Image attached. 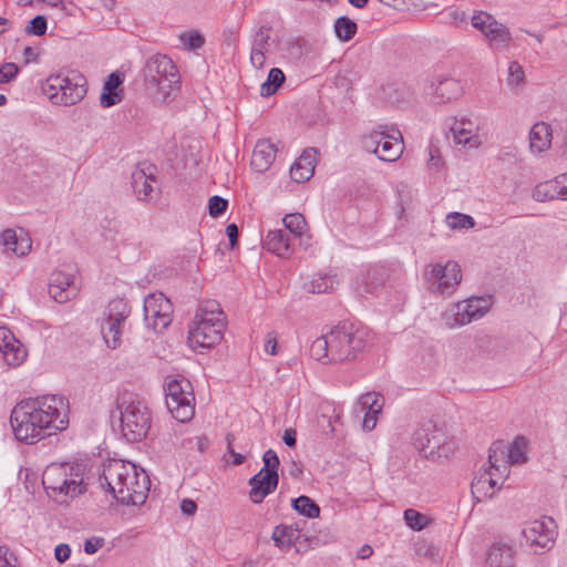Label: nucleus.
<instances>
[{"instance_id":"1","label":"nucleus","mask_w":567,"mask_h":567,"mask_svg":"<svg viewBox=\"0 0 567 567\" xmlns=\"http://www.w3.org/2000/svg\"><path fill=\"white\" fill-rule=\"evenodd\" d=\"M65 402L59 395L22 401L11 411L10 424L18 441L34 443L66 429Z\"/></svg>"},{"instance_id":"2","label":"nucleus","mask_w":567,"mask_h":567,"mask_svg":"<svg viewBox=\"0 0 567 567\" xmlns=\"http://www.w3.org/2000/svg\"><path fill=\"white\" fill-rule=\"evenodd\" d=\"M370 330L350 321H341L310 346V355L323 363L353 361L370 342Z\"/></svg>"},{"instance_id":"3","label":"nucleus","mask_w":567,"mask_h":567,"mask_svg":"<svg viewBox=\"0 0 567 567\" xmlns=\"http://www.w3.org/2000/svg\"><path fill=\"white\" fill-rule=\"evenodd\" d=\"M144 80L147 92L156 103L173 100L182 85L177 66L165 54H155L146 61Z\"/></svg>"},{"instance_id":"4","label":"nucleus","mask_w":567,"mask_h":567,"mask_svg":"<svg viewBox=\"0 0 567 567\" xmlns=\"http://www.w3.org/2000/svg\"><path fill=\"white\" fill-rule=\"evenodd\" d=\"M225 328V316L219 303L207 300L198 307L188 341L194 347L212 348L220 342Z\"/></svg>"},{"instance_id":"5","label":"nucleus","mask_w":567,"mask_h":567,"mask_svg":"<svg viewBox=\"0 0 567 567\" xmlns=\"http://www.w3.org/2000/svg\"><path fill=\"white\" fill-rule=\"evenodd\" d=\"M414 446L425 457L440 460L449 458L454 453L456 444L443 426L429 420L423 422L415 431Z\"/></svg>"},{"instance_id":"6","label":"nucleus","mask_w":567,"mask_h":567,"mask_svg":"<svg viewBox=\"0 0 567 567\" xmlns=\"http://www.w3.org/2000/svg\"><path fill=\"white\" fill-rule=\"evenodd\" d=\"M165 403L178 422H188L195 413V394L188 379L183 375L168 377L164 383Z\"/></svg>"},{"instance_id":"7","label":"nucleus","mask_w":567,"mask_h":567,"mask_svg":"<svg viewBox=\"0 0 567 567\" xmlns=\"http://www.w3.org/2000/svg\"><path fill=\"white\" fill-rule=\"evenodd\" d=\"M42 484L48 493L52 492L71 498L85 491L80 466L51 464L42 474Z\"/></svg>"},{"instance_id":"8","label":"nucleus","mask_w":567,"mask_h":567,"mask_svg":"<svg viewBox=\"0 0 567 567\" xmlns=\"http://www.w3.org/2000/svg\"><path fill=\"white\" fill-rule=\"evenodd\" d=\"M121 431L128 442H140L146 437L151 427V415L147 406L141 401L117 402Z\"/></svg>"},{"instance_id":"9","label":"nucleus","mask_w":567,"mask_h":567,"mask_svg":"<svg viewBox=\"0 0 567 567\" xmlns=\"http://www.w3.org/2000/svg\"><path fill=\"white\" fill-rule=\"evenodd\" d=\"M364 148L372 152L379 159L394 162L403 153V137L400 131L393 126L378 125L363 140Z\"/></svg>"},{"instance_id":"10","label":"nucleus","mask_w":567,"mask_h":567,"mask_svg":"<svg viewBox=\"0 0 567 567\" xmlns=\"http://www.w3.org/2000/svg\"><path fill=\"white\" fill-rule=\"evenodd\" d=\"M423 276L429 290L440 296L454 293L462 280L461 267L453 260L444 265L440 262L427 265Z\"/></svg>"},{"instance_id":"11","label":"nucleus","mask_w":567,"mask_h":567,"mask_svg":"<svg viewBox=\"0 0 567 567\" xmlns=\"http://www.w3.org/2000/svg\"><path fill=\"white\" fill-rule=\"evenodd\" d=\"M520 545L534 554H542L553 547L557 532L551 517L544 516L538 519L525 522L522 527Z\"/></svg>"},{"instance_id":"12","label":"nucleus","mask_w":567,"mask_h":567,"mask_svg":"<svg viewBox=\"0 0 567 567\" xmlns=\"http://www.w3.org/2000/svg\"><path fill=\"white\" fill-rule=\"evenodd\" d=\"M471 23L485 37L491 49L503 51L509 47L512 35L508 28L498 22L492 14L485 11H476L471 18Z\"/></svg>"},{"instance_id":"13","label":"nucleus","mask_w":567,"mask_h":567,"mask_svg":"<svg viewBox=\"0 0 567 567\" xmlns=\"http://www.w3.org/2000/svg\"><path fill=\"white\" fill-rule=\"evenodd\" d=\"M132 463L124 462L122 460H111L103 467V473L100 476V484L102 487H107V491L113 497L121 504H136L135 497H130L124 487L123 483L131 471Z\"/></svg>"},{"instance_id":"14","label":"nucleus","mask_w":567,"mask_h":567,"mask_svg":"<svg viewBox=\"0 0 567 567\" xmlns=\"http://www.w3.org/2000/svg\"><path fill=\"white\" fill-rule=\"evenodd\" d=\"M489 309L485 298H470L451 306L444 313L443 320L449 328H455L482 318Z\"/></svg>"},{"instance_id":"15","label":"nucleus","mask_w":567,"mask_h":567,"mask_svg":"<svg viewBox=\"0 0 567 567\" xmlns=\"http://www.w3.org/2000/svg\"><path fill=\"white\" fill-rule=\"evenodd\" d=\"M173 306L162 292L150 293L144 299V319L154 331H162L172 321Z\"/></svg>"},{"instance_id":"16","label":"nucleus","mask_w":567,"mask_h":567,"mask_svg":"<svg viewBox=\"0 0 567 567\" xmlns=\"http://www.w3.org/2000/svg\"><path fill=\"white\" fill-rule=\"evenodd\" d=\"M49 295L59 303L72 300L78 295L74 276L63 270H55L49 280Z\"/></svg>"},{"instance_id":"17","label":"nucleus","mask_w":567,"mask_h":567,"mask_svg":"<svg viewBox=\"0 0 567 567\" xmlns=\"http://www.w3.org/2000/svg\"><path fill=\"white\" fill-rule=\"evenodd\" d=\"M0 352L10 367H19L27 359L25 347L7 327H0Z\"/></svg>"},{"instance_id":"18","label":"nucleus","mask_w":567,"mask_h":567,"mask_svg":"<svg viewBox=\"0 0 567 567\" xmlns=\"http://www.w3.org/2000/svg\"><path fill=\"white\" fill-rule=\"evenodd\" d=\"M532 197L536 202L567 200V174H560L550 181L537 184Z\"/></svg>"},{"instance_id":"19","label":"nucleus","mask_w":567,"mask_h":567,"mask_svg":"<svg viewBox=\"0 0 567 567\" xmlns=\"http://www.w3.org/2000/svg\"><path fill=\"white\" fill-rule=\"evenodd\" d=\"M66 85H63V92L60 94L59 104L74 105L79 103L86 94V79L78 71H71L65 75Z\"/></svg>"},{"instance_id":"20","label":"nucleus","mask_w":567,"mask_h":567,"mask_svg":"<svg viewBox=\"0 0 567 567\" xmlns=\"http://www.w3.org/2000/svg\"><path fill=\"white\" fill-rule=\"evenodd\" d=\"M477 124L468 118H454L450 126L454 142L458 145L475 147L480 144Z\"/></svg>"},{"instance_id":"21","label":"nucleus","mask_w":567,"mask_h":567,"mask_svg":"<svg viewBox=\"0 0 567 567\" xmlns=\"http://www.w3.org/2000/svg\"><path fill=\"white\" fill-rule=\"evenodd\" d=\"M279 480L258 472L248 480L250 486L249 499L254 504H260L269 494L276 491Z\"/></svg>"},{"instance_id":"22","label":"nucleus","mask_w":567,"mask_h":567,"mask_svg":"<svg viewBox=\"0 0 567 567\" xmlns=\"http://www.w3.org/2000/svg\"><path fill=\"white\" fill-rule=\"evenodd\" d=\"M264 248L281 258L293 252L291 237L285 229L269 230L264 239Z\"/></svg>"},{"instance_id":"23","label":"nucleus","mask_w":567,"mask_h":567,"mask_svg":"<svg viewBox=\"0 0 567 567\" xmlns=\"http://www.w3.org/2000/svg\"><path fill=\"white\" fill-rule=\"evenodd\" d=\"M358 404L362 408V410H365L364 419L362 422V426L367 431H371L377 425V416L381 412L384 400L383 398L373 392V393H365L362 394L359 398Z\"/></svg>"},{"instance_id":"24","label":"nucleus","mask_w":567,"mask_h":567,"mask_svg":"<svg viewBox=\"0 0 567 567\" xmlns=\"http://www.w3.org/2000/svg\"><path fill=\"white\" fill-rule=\"evenodd\" d=\"M271 538L275 545L281 550H288L291 546H295L297 550H299L301 547L302 535L298 526L278 525L275 527Z\"/></svg>"},{"instance_id":"25","label":"nucleus","mask_w":567,"mask_h":567,"mask_svg":"<svg viewBox=\"0 0 567 567\" xmlns=\"http://www.w3.org/2000/svg\"><path fill=\"white\" fill-rule=\"evenodd\" d=\"M276 152L277 150L270 141H258L251 155V167L259 173L267 171L276 158Z\"/></svg>"},{"instance_id":"26","label":"nucleus","mask_w":567,"mask_h":567,"mask_svg":"<svg viewBox=\"0 0 567 567\" xmlns=\"http://www.w3.org/2000/svg\"><path fill=\"white\" fill-rule=\"evenodd\" d=\"M316 150H306L290 167V176L297 183H302L312 177L316 164Z\"/></svg>"},{"instance_id":"27","label":"nucleus","mask_w":567,"mask_h":567,"mask_svg":"<svg viewBox=\"0 0 567 567\" xmlns=\"http://www.w3.org/2000/svg\"><path fill=\"white\" fill-rule=\"evenodd\" d=\"M497 485L496 474L485 471L473 480L471 484L472 494L477 502L491 499Z\"/></svg>"},{"instance_id":"28","label":"nucleus","mask_w":567,"mask_h":567,"mask_svg":"<svg viewBox=\"0 0 567 567\" xmlns=\"http://www.w3.org/2000/svg\"><path fill=\"white\" fill-rule=\"evenodd\" d=\"M156 183L152 174H146L143 169H136L132 173V187L140 200H151L154 198Z\"/></svg>"},{"instance_id":"29","label":"nucleus","mask_w":567,"mask_h":567,"mask_svg":"<svg viewBox=\"0 0 567 567\" xmlns=\"http://www.w3.org/2000/svg\"><path fill=\"white\" fill-rule=\"evenodd\" d=\"M551 144V128L545 122L534 124L529 132V146L532 152L542 153Z\"/></svg>"},{"instance_id":"30","label":"nucleus","mask_w":567,"mask_h":567,"mask_svg":"<svg viewBox=\"0 0 567 567\" xmlns=\"http://www.w3.org/2000/svg\"><path fill=\"white\" fill-rule=\"evenodd\" d=\"M514 550L507 545H493L488 550L486 564L488 567H512Z\"/></svg>"},{"instance_id":"31","label":"nucleus","mask_w":567,"mask_h":567,"mask_svg":"<svg viewBox=\"0 0 567 567\" xmlns=\"http://www.w3.org/2000/svg\"><path fill=\"white\" fill-rule=\"evenodd\" d=\"M462 93L461 83L452 78H445L439 81L434 94L437 102L445 103L457 99Z\"/></svg>"},{"instance_id":"32","label":"nucleus","mask_w":567,"mask_h":567,"mask_svg":"<svg viewBox=\"0 0 567 567\" xmlns=\"http://www.w3.org/2000/svg\"><path fill=\"white\" fill-rule=\"evenodd\" d=\"M1 240L8 251L17 256H24L31 249V240L29 238H18L13 229H4L1 233Z\"/></svg>"},{"instance_id":"33","label":"nucleus","mask_w":567,"mask_h":567,"mask_svg":"<svg viewBox=\"0 0 567 567\" xmlns=\"http://www.w3.org/2000/svg\"><path fill=\"white\" fill-rule=\"evenodd\" d=\"M138 476L140 475L136 471V466L132 464L131 471L128 472L125 482L122 484L125 489L124 492L130 494V497H135L136 501L137 497H142L144 495V489H146L147 482L146 475H143L142 483L140 482Z\"/></svg>"},{"instance_id":"34","label":"nucleus","mask_w":567,"mask_h":567,"mask_svg":"<svg viewBox=\"0 0 567 567\" xmlns=\"http://www.w3.org/2000/svg\"><path fill=\"white\" fill-rule=\"evenodd\" d=\"M101 333L106 346L116 349L121 344L122 323L117 319H106L101 326Z\"/></svg>"},{"instance_id":"35","label":"nucleus","mask_w":567,"mask_h":567,"mask_svg":"<svg viewBox=\"0 0 567 567\" xmlns=\"http://www.w3.org/2000/svg\"><path fill=\"white\" fill-rule=\"evenodd\" d=\"M336 285H338V280L334 276L318 274L309 281L307 289L312 293H327L332 291Z\"/></svg>"},{"instance_id":"36","label":"nucleus","mask_w":567,"mask_h":567,"mask_svg":"<svg viewBox=\"0 0 567 567\" xmlns=\"http://www.w3.org/2000/svg\"><path fill=\"white\" fill-rule=\"evenodd\" d=\"M292 508L308 518H317L320 515V507L310 497L301 495L291 502Z\"/></svg>"},{"instance_id":"37","label":"nucleus","mask_w":567,"mask_h":567,"mask_svg":"<svg viewBox=\"0 0 567 567\" xmlns=\"http://www.w3.org/2000/svg\"><path fill=\"white\" fill-rule=\"evenodd\" d=\"M284 72L278 68L270 69L267 80L260 86L261 96H270L281 86L285 81Z\"/></svg>"},{"instance_id":"38","label":"nucleus","mask_w":567,"mask_h":567,"mask_svg":"<svg viewBox=\"0 0 567 567\" xmlns=\"http://www.w3.org/2000/svg\"><path fill=\"white\" fill-rule=\"evenodd\" d=\"M488 463L489 470L487 472H494L496 474L497 484H502L509 471L508 461L504 460L503 452L501 453V457H498L497 452L489 449Z\"/></svg>"},{"instance_id":"39","label":"nucleus","mask_w":567,"mask_h":567,"mask_svg":"<svg viewBox=\"0 0 567 567\" xmlns=\"http://www.w3.org/2000/svg\"><path fill=\"white\" fill-rule=\"evenodd\" d=\"M334 32L339 40L350 41L357 33V23L348 17H339L334 21Z\"/></svg>"},{"instance_id":"40","label":"nucleus","mask_w":567,"mask_h":567,"mask_svg":"<svg viewBox=\"0 0 567 567\" xmlns=\"http://www.w3.org/2000/svg\"><path fill=\"white\" fill-rule=\"evenodd\" d=\"M282 223L286 227V231L288 230V234L293 235V238L301 237L303 235V230L307 226L306 219L301 214L293 213V214H287L282 218Z\"/></svg>"},{"instance_id":"41","label":"nucleus","mask_w":567,"mask_h":567,"mask_svg":"<svg viewBox=\"0 0 567 567\" xmlns=\"http://www.w3.org/2000/svg\"><path fill=\"white\" fill-rule=\"evenodd\" d=\"M106 313L107 319L114 321L115 319H117L118 322L123 324V322L130 315V307L124 299H114L110 301Z\"/></svg>"},{"instance_id":"42","label":"nucleus","mask_w":567,"mask_h":567,"mask_svg":"<svg viewBox=\"0 0 567 567\" xmlns=\"http://www.w3.org/2000/svg\"><path fill=\"white\" fill-rule=\"evenodd\" d=\"M66 84L65 75L61 73L52 74L47 79L45 91L54 103L59 104L58 100L60 99V94L63 92V85Z\"/></svg>"},{"instance_id":"43","label":"nucleus","mask_w":567,"mask_h":567,"mask_svg":"<svg viewBox=\"0 0 567 567\" xmlns=\"http://www.w3.org/2000/svg\"><path fill=\"white\" fill-rule=\"evenodd\" d=\"M446 224L451 229L458 230L473 228L475 221L470 215L462 213H450L446 216Z\"/></svg>"},{"instance_id":"44","label":"nucleus","mask_w":567,"mask_h":567,"mask_svg":"<svg viewBox=\"0 0 567 567\" xmlns=\"http://www.w3.org/2000/svg\"><path fill=\"white\" fill-rule=\"evenodd\" d=\"M262 462L264 467L259 472L279 480L278 467L280 461L277 453L271 449L267 450L262 455Z\"/></svg>"},{"instance_id":"45","label":"nucleus","mask_w":567,"mask_h":567,"mask_svg":"<svg viewBox=\"0 0 567 567\" xmlns=\"http://www.w3.org/2000/svg\"><path fill=\"white\" fill-rule=\"evenodd\" d=\"M404 519L406 525L414 530H421L425 528L430 523V519L426 515L413 508H408L404 511Z\"/></svg>"},{"instance_id":"46","label":"nucleus","mask_w":567,"mask_h":567,"mask_svg":"<svg viewBox=\"0 0 567 567\" xmlns=\"http://www.w3.org/2000/svg\"><path fill=\"white\" fill-rule=\"evenodd\" d=\"M525 440L523 437H517L508 450V462L512 464H523L526 462L527 457L525 454Z\"/></svg>"},{"instance_id":"47","label":"nucleus","mask_w":567,"mask_h":567,"mask_svg":"<svg viewBox=\"0 0 567 567\" xmlns=\"http://www.w3.org/2000/svg\"><path fill=\"white\" fill-rule=\"evenodd\" d=\"M47 19L43 16H35L25 27V33L29 35L41 37L47 32Z\"/></svg>"},{"instance_id":"48","label":"nucleus","mask_w":567,"mask_h":567,"mask_svg":"<svg viewBox=\"0 0 567 567\" xmlns=\"http://www.w3.org/2000/svg\"><path fill=\"white\" fill-rule=\"evenodd\" d=\"M415 554L419 557L434 560L439 556V548L427 542H416L414 544Z\"/></svg>"},{"instance_id":"49","label":"nucleus","mask_w":567,"mask_h":567,"mask_svg":"<svg viewBox=\"0 0 567 567\" xmlns=\"http://www.w3.org/2000/svg\"><path fill=\"white\" fill-rule=\"evenodd\" d=\"M523 82H524V71H523L522 65L516 61L511 62L509 66H508V78H507L508 85L512 87H517Z\"/></svg>"},{"instance_id":"50","label":"nucleus","mask_w":567,"mask_h":567,"mask_svg":"<svg viewBox=\"0 0 567 567\" xmlns=\"http://www.w3.org/2000/svg\"><path fill=\"white\" fill-rule=\"evenodd\" d=\"M269 40V29L260 27L254 35L251 50L268 51Z\"/></svg>"},{"instance_id":"51","label":"nucleus","mask_w":567,"mask_h":567,"mask_svg":"<svg viewBox=\"0 0 567 567\" xmlns=\"http://www.w3.org/2000/svg\"><path fill=\"white\" fill-rule=\"evenodd\" d=\"M228 207L227 199L215 195L209 198L208 212L212 217H218L226 212Z\"/></svg>"},{"instance_id":"52","label":"nucleus","mask_w":567,"mask_h":567,"mask_svg":"<svg viewBox=\"0 0 567 567\" xmlns=\"http://www.w3.org/2000/svg\"><path fill=\"white\" fill-rule=\"evenodd\" d=\"M181 40L188 50H196L204 45L205 39L198 32H188L181 35Z\"/></svg>"},{"instance_id":"53","label":"nucleus","mask_w":567,"mask_h":567,"mask_svg":"<svg viewBox=\"0 0 567 567\" xmlns=\"http://www.w3.org/2000/svg\"><path fill=\"white\" fill-rule=\"evenodd\" d=\"M19 72L16 63L7 62L0 66V83H8L12 81Z\"/></svg>"},{"instance_id":"54","label":"nucleus","mask_w":567,"mask_h":567,"mask_svg":"<svg viewBox=\"0 0 567 567\" xmlns=\"http://www.w3.org/2000/svg\"><path fill=\"white\" fill-rule=\"evenodd\" d=\"M123 79L124 76L120 72L111 73L107 80L104 82L103 90L116 92L117 87L123 83Z\"/></svg>"},{"instance_id":"55","label":"nucleus","mask_w":567,"mask_h":567,"mask_svg":"<svg viewBox=\"0 0 567 567\" xmlns=\"http://www.w3.org/2000/svg\"><path fill=\"white\" fill-rule=\"evenodd\" d=\"M121 101L120 94L114 91H104L100 96V103L103 107H111Z\"/></svg>"},{"instance_id":"56","label":"nucleus","mask_w":567,"mask_h":567,"mask_svg":"<svg viewBox=\"0 0 567 567\" xmlns=\"http://www.w3.org/2000/svg\"><path fill=\"white\" fill-rule=\"evenodd\" d=\"M16 557L9 548L0 546V567H17Z\"/></svg>"},{"instance_id":"57","label":"nucleus","mask_w":567,"mask_h":567,"mask_svg":"<svg viewBox=\"0 0 567 567\" xmlns=\"http://www.w3.org/2000/svg\"><path fill=\"white\" fill-rule=\"evenodd\" d=\"M71 548L66 544H60L54 549L55 559L60 563H64L70 558Z\"/></svg>"},{"instance_id":"58","label":"nucleus","mask_w":567,"mask_h":567,"mask_svg":"<svg viewBox=\"0 0 567 567\" xmlns=\"http://www.w3.org/2000/svg\"><path fill=\"white\" fill-rule=\"evenodd\" d=\"M266 52L267 51L251 50L250 62L255 68H257V69L264 68L265 61H266V56H265Z\"/></svg>"},{"instance_id":"59","label":"nucleus","mask_w":567,"mask_h":567,"mask_svg":"<svg viewBox=\"0 0 567 567\" xmlns=\"http://www.w3.org/2000/svg\"><path fill=\"white\" fill-rule=\"evenodd\" d=\"M235 440L234 435L233 434H227L226 436V441H227V445H228V452L233 455L234 457V464L235 465H240L245 462V456L240 453H236L234 450H233V441Z\"/></svg>"},{"instance_id":"60","label":"nucleus","mask_w":567,"mask_h":567,"mask_svg":"<svg viewBox=\"0 0 567 567\" xmlns=\"http://www.w3.org/2000/svg\"><path fill=\"white\" fill-rule=\"evenodd\" d=\"M103 545L102 538L96 539H87L84 544V550L86 554L92 555L95 554Z\"/></svg>"},{"instance_id":"61","label":"nucleus","mask_w":567,"mask_h":567,"mask_svg":"<svg viewBox=\"0 0 567 567\" xmlns=\"http://www.w3.org/2000/svg\"><path fill=\"white\" fill-rule=\"evenodd\" d=\"M282 441L285 444L293 449L297 444V432L295 429H286L284 432Z\"/></svg>"},{"instance_id":"62","label":"nucleus","mask_w":567,"mask_h":567,"mask_svg":"<svg viewBox=\"0 0 567 567\" xmlns=\"http://www.w3.org/2000/svg\"><path fill=\"white\" fill-rule=\"evenodd\" d=\"M226 235L228 236L230 247L234 248L238 240V227L236 224H229L226 227Z\"/></svg>"},{"instance_id":"63","label":"nucleus","mask_w":567,"mask_h":567,"mask_svg":"<svg viewBox=\"0 0 567 567\" xmlns=\"http://www.w3.org/2000/svg\"><path fill=\"white\" fill-rule=\"evenodd\" d=\"M265 351L271 355L277 354V339L272 333H268L265 340Z\"/></svg>"},{"instance_id":"64","label":"nucleus","mask_w":567,"mask_h":567,"mask_svg":"<svg viewBox=\"0 0 567 567\" xmlns=\"http://www.w3.org/2000/svg\"><path fill=\"white\" fill-rule=\"evenodd\" d=\"M197 509V505L193 499L185 498L181 503V511L185 515H194Z\"/></svg>"}]
</instances>
